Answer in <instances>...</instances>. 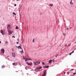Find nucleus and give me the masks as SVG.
I'll return each mask as SVG.
<instances>
[{
    "instance_id": "1",
    "label": "nucleus",
    "mask_w": 76,
    "mask_h": 76,
    "mask_svg": "<svg viewBox=\"0 0 76 76\" xmlns=\"http://www.w3.org/2000/svg\"><path fill=\"white\" fill-rule=\"evenodd\" d=\"M42 68V67H38L36 68V69H35V71H38V70H39V69H41Z\"/></svg>"
},
{
    "instance_id": "2",
    "label": "nucleus",
    "mask_w": 76,
    "mask_h": 76,
    "mask_svg": "<svg viewBox=\"0 0 76 76\" xmlns=\"http://www.w3.org/2000/svg\"><path fill=\"white\" fill-rule=\"evenodd\" d=\"M1 52L2 54H4V50L3 49H1Z\"/></svg>"
},
{
    "instance_id": "3",
    "label": "nucleus",
    "mask_w": 76,
    "mask_h": 76,
    "mask_svg": "<svg viewBox=\"0 0 76 76\" xmlns=\"http://www.w3.org/2000/svg\"><path fill=\"white\" fill-rule=\"evenodd\" d=\"M26 64H28V65L29 66H31V65H32V64H32V62H31L29 64L28 62H26Z\"/></svg>"
},
{
    "instance_id": "4",
    "label": "nucleus",
    "mask_w": 76,
    "mask_h": 76,
    "mask_svg": "<svg viewBox=\"0 0 76 76\" xmlns=\"http://www.w3.org/2000/svg\"><path fill=\"white\" fill-rule=\"evenodd\" d=\"M12 57H13L14 58H15V53H14L13 52L12 53Z\"/></svg>"
},
{
    "instance_id": "5",
    "label": "nucleus",
    "mask_w": 76,
    "mask_h": 76,
    "mask_svg": "<svg viewBox=\"0 0 76 76\" xmlns=\"http://www.w3.org/2000/svg\"><path fill=\"white\" fill-rule=\"evenodd\" d=\"M28 60H29H29H32V59H31L29 58H27L25 60L26 61H28Z\"/></svg>"
},
{
    "instance_id": "6",
    "label": "nucleus",
    "mask_w": 76,
    "mask_h": 76,
    "mask_svg": "<svg viewBox=\"0 0 76 76\" xmlns=\"http://www.w3.org/2000/svg\"><path fill=\"white\" fill-rule=\"evenodd\" d=\"M0 32L3 35H4V32H3V30H1L0 31Z\"/></svg>"
},
{
    "instance_id": "7",
    "label": "nucleus",
    "mask_w": 76,
    "mask_h": 76,
    "mask_svg": "<svg viewBox=\"0 0 76 76\" xmlns=\"http://www.w3.org/2000/svg\"><path fill=\"white\" fill-rule=\"evenodd\" d=\"M44 74L42 76H45V73H46V72H45V70L44 71Z\"/></svg>"
},
{
    "instance_id": "8",
    "label": "nucleus",
    "mask_w": 76,
    "mask_h": 76,
    "mask_svg": "<svg viewBox=\"0 0 76 76\" xmlns=\"http://www.w3.org/2000/svg\"><path fill=\"white\" fill-rule=\"evenodd\" d=\"M53 61V60H51V59H50L49 61L48 62L49 63H51Z\"/></svg>"
},
{
    "instance_id": "9",
    "label": "nucleus",
    "mask_w": 76,
    "mask_h": 76,
    "mask_svg": "<svg viewBox=\"0 0 76 76\" xmlns=\"http://www.w3.org/2000/svg\"><path fill=\"white\" fill-rule=\"evenodd\" d=\"M16 47L18 48H20V49H22V47H21V46H20V45L19 46H18V47Z\"/></svg>"
},
{
    "instance_id": "10",
    "label": "nucleus",
    "mask_w": 76,
    "mask_h": 76,
    "mask_svg": "<svg viewBox=\"0 0 76 76\" xmlns=\"http://www.w3.org/2000/svg\"><path fill=\"white\" fill-rule=\"evenodd\" d=\"M12 34V31H9L8 34L10 35V34Z\"/></svg>"
},
{
    "instance_id": "11",
    "label": "nucleus",
    "mask_w": 76,
    "mask_h": 76,
    "mask_svg": "<svg viewBox=\"0 0 76 76\" xmlns=\"http://www.w3.org/2000/svg\"><path fill=\"white\" fill-rule=\"evenodd\" d=\"M44 68H48L49 67V66H44Z\"/></svg>"
},
{
    "instance_id": "12",
    "label": "nucleus",
    "mask_w": 76,
    "mask_h": 76,
    "mask_svg": "<svg viewBox=\"0 0 76 76\" xmlns=\"http://www.w3.org/2000/svg\"><path fill=\"white\" fill-rule=\"evenodd\" d=\"M72 0H71V2H70V4H73V3L72 2Z\"/></svg>"
},
{
    "instance_id": "13",
    "label": "nucleus",
    "mask_w": 76,
    "mask_h": 76,
    "mask_svg": "<svg viewBox=\"0 0 76 76\" xmlns=\"http://www.w3.org/2000/svg\"><path fill=\"white\" fill-rule=\"evenodd\" d=\"M36 63L37 64H39L40 63V62H36Z\"/></svg>"
},
{
    "instance_id": "14",
    "label": "nucleus",
    "mask_w": 76,
    "mask_h": 76,
    "mask_svg": "<svg viewBox=\"0 0 76 76\" xmlns=\"http://www.w3.org/2000/svg\"><path fill=\"white\" fill-rule=\"evenodd\" d=\"M34 65H37V63H36V62H34Z\"/></svg>"
},
{
    "instance_id": "15",
    "label": "nucleus",
    "mask_w": 76,
    "mask_h": 76,
    "mask_svg": "<svg viewBox=\"0 0 76 76\" xmlns=\"http://www.w3.org/2000/svg\"><path fill=\"white\" fill-rule=\"evenodd\" d=\"M18 28H19L18 27V26H16V27L15 29H18Z\"/></svg>"
},
{
    "instance_id": "16",
    "label": "nucleus",
    "mask_w": 76,
    "mask_h": 76,
    "mask_svg": "<svg viewBox=\"0 0 76 76\" xmlns=\"http://www.w3.org/2000/svg\"><path fill=\"white\" fill-rule=\"evenodd\" d=\"M1 67L2 68H4V67H5V66H4V65H3Z\"/></svg>"
},
{
    "instance_id": "17",
    "label": "nucleus",
    "mask_w": 76,
    "mask_h": 76,
    "mask_svg": "<svg viewBox=\"0 0 76 76\" xmlns=\"http://www.w3.org/2000/svg\"><path fill=\"white\" fill-rule=\"evenodd\" d=\"M58 56V54H57L56 55L55 57H57Z\"/></svg>"
},
{
    "instance_id": "18",
    "label": "nucleus",
    "mask_w": 76,
    "mask_h": 76,
    "mask_svg": "<svg viewBox=\"0 0 76 76\" xmlns=\"http://www.w3.org/2000/svg\"><path fill=\"white\" fill-rule=\"evenodd\" d=\"M50 6L51 7H52V6H53V4H50Z\"/></svg>"
},
{
    "instance_id": "19",
    "label": "nucleus",
    "mask_w": 76,
    "mask_h": 76,
    "mask_svg": "<svg viewBox=\"0 0 76 76\" xmlns=\"http://www.w3.org/2000/svg\"><path fill=\"white\" fill-rule=\"evenodd\" d=\"M13 15H15V16H16V13L15 12H13Z\"/></svg>"
},
{
    "instance_id": "20",
    "label": "nucleus",
    "mask_w": 76,
    "mask_h": 76,
    "mask_svg": "<svg viewBox=\"0 0 76 76\" xmlns=\"http://www.w3.org/2000/svg\"><path fill=\"white\" fill-rule=\"evenodd\" d=\"M73 76H75V75H76V73H73Z\"/></svg>"
},
{
    "instance_id": "21",
    "label": "nucleus",
    "mask_w": 76,
    "mask_h": 76,
    "mask_svg": "<svg viewBox=\"0 0 76 76\" xmlns=\"http://www.w3.org/2000/svg\"><path fill=\"white\" fill-rule=\"evenodd\" d=\"M10 24H9L8 25V27L10 28Z\"/></svg>"
},
{
    "instance_id": "22",
    "label": "nucleus",
    "mask_w": 76,
    "mask_h": 76,
    "mask_svg": "<svg viewBox=\"0 0 76 76\" xmlns=\"http://www.w3.org/2000/svg\"><path fill=\"white\" fill-rule=\"evenodd\" d=\"M15 63H14L12 64V65H13V66H14V65H15Z\"/></svg>"
},
{
    "instance_id": "23",
    "label": "nucleus",
    "mask_w": 76,
    "mask_h": 76,
    "mask_svg": "<svg viewBox=\"0 0 76 76\" xmlns=\"http://www.w3.org/2000/svg\"><path fill=\"white\" fill-rule=\"evenodd\" d=\"M72 52L70 53H69V55L70 56H71V55H72Z\"/></svg>"
},
{
    "instance_id": "24",
    "label": "nucleus",
    "mask_w": 76,
    "mask_h": 76,
    "mask_svg": "<svg viewBox=\"0 0 76 76\" xmlns=\"http://www.w3.org/2000/svg\"><path fill=\"white\" fill-rule=\"evenodd\" d=\"M42 63L43 65H44V64H45V63H44V62H42Z\"/></svg>"
},
{
    "instance_id": "25",
    "label": "nucleus",
    "mask_w": 76,
    "mask_h": 76,
    "mask_svg": "<svg viewBox=\"0 0 76 76\" xmlns=\"http://www.w3.org/2000/svg\"><path fill=\"white\" fill-rule=\"evenodd\" d=\"M34 42V39H33L32 42Z\"/></svg>"
},
{
    "instance_id": "26",
    "label": "nucleus",
    "mask_w": 76,
    "mask_h": 76,
    "mask_svg": "<svg viewBox=\"0 0 76 76\" xmlns=\"http://www.w3.org/2000/svg\"><path fill=\"white\" fill-rule=\"evenodd\" d=\"M12 38H15V37L14 36H12Z\"/></svg>"
},
{
    "instance_id": "27",
    "label": "nucleus",
    "mask_w": 76,
    "mask_h": 76,
    "mask_svg": "<svg viewBox=\"0 0 76 76\" xmlns=\"http://www.w3.org/2000/svg\"><path fill=\"white\" fill-rule=\"evenodd\" d=\"M74 70V69H72L71 70V71H72V70Z\"/></svg>"
},
{
    "instance_id": "28",
    "label": "nucleus",
    "mask_w": 76,
    "mask_h": 76,
    "mask_svg": "<svg viewBox=\"0 0 76 76\" xmlns=\"http://www.w3.org/2000/svg\"><path fill=\"white\" fill-rule=\"evenodd\" d=\"M74 53V51H73L72 52H71L72 53Z\"/></svg>"
},
{
    "instance_id": "29",
    "label": "nucleus",
    "mask_w": 76,
    "mask_h": 76,
    "mask_svg": "<svg viewBox=\"0 0 76 76\" xmlns=\"http://www.w3.org/2000/svg\"><path fill=\"white\" fill-rule=\"evenodd\" d=\"M15 6H16V4H14Z\"/></svg>"
},
{
    "instance_id": "30",
    "label": "nucleus",
    "mask_w": 76,
    "mask_h": 76,
    "mask_svg": "<svg viewBox=\"0 0 76 76\" xmlns=\"http://www.w3.org/2000/svg\"><path fill=\"white\" fill-rule=\"evenodd\" d=\"M63 35H64V36H65V34L64 33H63Z\"/></svg>"
},
{
    "instance_id": "31",
    "label": "nucleus",
    "mask_w": 76,
    "mask_h": 76,
    "mask_svg": "<svg viewBox=\"0 0 76 76\" xmlns=\"http://www.w3.org/2000/svg\"><path fill=\"white\" fill-rule=\"evenodd\" d=\"M5 42H6L7 43H8V42L7 41Z\"/></svg>"
},
{
    "instance_id": "32",
    "label": "nucleus",
    "mask_w": 76,
    "mask_h": 76,
    "mask_svg": "<svg viewBox=\"0 0 76 76\" xmlns=\"http://www.w3.org/2000/svg\"><path fill=\"white\" fill-rule=\"evenodd\" d=\"M67 73H68V74H69V72H67Z\"/></svg>"
},
{
    "instance_id": "33",
    "label": "nucleus",
    "mask_w": 76,
    "mask_h": 76,
    "mask_svg": "<svg viewBox=\"0 0 76 76\" xmlns=\"http://www.w3.org/2000/svg\"><path fill=\"white\" fill-rule=\"evenodd\" d=\"M66 29H67V30H68V29H69V28H66Z\"/></svg>"
},
{
    "instance_id": "34",
    "label": "nucleus",
    "mask_w": 76,
    "mask_h": 76,
    "mask_svg": "<svg viewBox=\"0 0 76 76\" xmlns=\"http://www.w3.org/2000/svg\"><path fill=\"white\" fill-rule=\"evenodd\" d=\"M54 60H53V62H54Z\"/></svg>"
},
{
    "instance_id": "35",
    "label": "nucleus",
    "mask_w": 76,
    "mask_h": 76,
    "mask_svg": "<svg viewBox=\"0 0 76 76\" xmlns=\"http://www.w3.org/2000/svg\"><path fill=\"white\" fill-rule=\"evenodd\" d=\"M18 42H17V44H18Z\"/></svg>"
},
{
    "instance_id": "36",
    "label": "nucleus",
    "mask_w": 76,
    "mask_h": 76,
    "mask_svg": "<svg viewBox=\"0 0 76 76\" xmlns=\"http://www.w3.org/2000/svg\"><path fill=\"white\" fill-rule=\"evenodd\" d=\"M1 41H0V44H1Z\"/></svg>"
},
{
    "instance_id": "37",
    "label": "nucleus",
    "mask_w": 76,
    "mask_h": 76,
    "mask_svg": "<svg viewBox=\"0 0 76 76\" xmlns=\"http://www.w3.org/2000/svg\"><path fill=\"white\" fill-rule=\"evenodd\" d=\"M66 46H67V45H65V47H66Z\"/></svg>"
},
{
    "instance_id": "38",
    "label": "nucleus",
    "mask_w": 76,
    "mask_h": 76,
    "mask_svg": "<svg viewBox=\"0 0 76 76\" xmlns=\"http://www.w3.org/2000/svg\"><path fill=\"white\" fill-rule=\"evenodd\" d=\"M23 58H24V59H25V58H24V57H23Z\"/></svg>"
},
{
    "instance_id": "39",
    "label": "nucleus",
    "mask_w": 76,
    "mask_h": 76,
    "mask_svg": "<svg viewBox=\"0 0 76 76\" xmlns=\"http://www.w3.org/2000/svg\"><path fill=\"white\" fill-rule=\"evenodd\" d=\"M17 0V1H19V0Z\"/></svg>"
},
{
    "instance_id": "40",
    "label": "nucleus",
    "mask_w": 76,
    "mask_h": 76,
    "mask_svg": "<svg viewBox=\"0 0 76 76\" xmlns=\"http://www.w3.org/2000/svg\"><path fill=\"white\" fill-rule=\"evenodd\" d=\"M26 69V70H27V69H26V68H25Z\"/></svg>"
},
{
    "instance_id": "41",
    "label": "nucleus",
    "mask_w": 76,
    "mask_h": 76,
    "mask_svg": "<svg viewBox=\"0 0 76 76\" xmlns=\"http://www.w3.org/2000/svg\"><path fill=\"white\" fill-rule=\"evenodd\" d=\"M65 73H66V72H64V74H65Z\"/></svg>"
},
{
    "instance_id": "42",
    "label": "nucleus",
    "mask_w": 76,
    "mask_h": 76,
    "mask_svg": "<svg viewBox=\"0 0 76 76\" xmlns=\"http://www.w3.org/2000/svg\"><path fill=\"white\" fill-rule=\"evenodd\" d=\"M70 29H71V28H72V27H70Z\"/></svg>"
},
{
    "instance_id": "43",
    "label": "nucleus",
    "mask_w": 76,
    "mask_h": 76,
    "mask_svg": "<svg viewBox=\"0 0 76 76\" xmlns=\"http://www.w3.org/2000/svg\"><path fill=\"white\" fill-rule=\"evenodd\" d=\"M75 44H76V42H75Z\"/></svg>"
},
{
    "instance_id": "44",
    "label": "nucleus",
    "mask_w": 76,
    "mask_h": 76,
    "mask_svg": "<svg viewBox=\"0 0 76 76\" xmlns=\"http://www.w3.org/2000/svg\"><path fill=\"white\" fill-rule=\"evenodd\" d=\"M21 51H22V52H23V51L22 50Z\"/></svg>"
},
{
    "instance_id": "45",
    "label": "nucleus",
    "mask_w": 76,
    "mask_h": 76,
    "mask_svg": "<svg viewBox=\"0 0 76 76\" xmlns=\"http://www.w3.org/2000/svg\"><path fill=\"white\" fill-rule=\"evenodd\" d=\"M75 74H76V72L75 73Z\"/></svg>"
}]
</instances>
